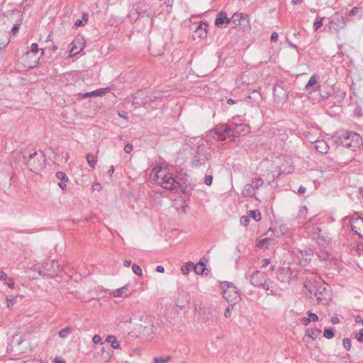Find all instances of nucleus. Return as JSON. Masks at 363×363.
I'll return each mask as SVG.
<instances>
[{
    "mask_svg": "<svg viewBox=\"0 0 363 363\" xmlns=\"http://www.w3.org/2000/svg\"><path fill=\"white\" fill-rule=\"evenodd\" d=\"M324 17H317L315 22L313 23V28L315 30H318L323 23Z\"/></svg>",
    "mask_w": 363,
    "mask_h": 363,
    "instance_id": "72a5a7b5",
    "label": "nucleus"
},
{
    "mask_svg": "<svg viewBox=\"0 0 363 363\" xmlns=\"http://www.w3.org/2000/svg\"><path fill=\"white\" fill-rule=\"evenodd\" d=\"M170 359H171V357L170 356H167L166 357H155L153 358V362L154 363H167L169 361H170Z\"/></svg>",
    "mask_w": 363,
    "mask_h": 363,
    "instance_id": "473e14b6",
    "label": "nucleus"
},
{
    "mask_svg": "<svg viewBox=\"0 0 363 363\" xmlns=\"http://www.w3.org/2000/svg\"><path fill=\"white\" fill-rule=\"evenodd\" d=\"M191 300L190 294L184 291H178V297L175 299V305L179 308H184L189 304Z\"/></svg>",
    "mask_w": 363,
    "mask_h": 363,
    "instance_id": "9b49d317",
    "label": "nucleus"
},
{
    "mask_svg": "<svg viewBox=\"0 0 363 363\" xmlns=\"http://www.w3.org/2000/svg\"><path fill=\"white\" fill-rule=\"evenodd\" d=\"M71 331L72 328L69 327H67L60 330L58 333V335L60 337L65 338L71 333Z\"/></svg>",
    "mask_w": 363,
    "mask_h": 363,
    "instance_id": "2f4dec72",
    "label": "nucleus"
},
{
    "mask_svg": "<svg viewBox=\"0 0 363 363\" xmlns=\"http://www.w3.org/2000/svg\"><path fill=\"white\" fill-rule=\"evenodd\" d=\"M116 339V337L114 335H108L106 338V342H109L111 345Z\"/></svg>",
    "mask_w": 363,
    "mask_h": 363,
    "instance_id": "6e6d98bb",
    "label": "nucleus"
},
{
    "mask_svg": "<svg viewBox=\"0 0 363 363\" xmlns=\"http://www.w3.org/2000/svg\"><path fill=\"white\" fill-rule=\"evenodd\" d=\"M306 191V189L303 186H301L298 189V193L300 194H304Z\"/></svg>",
    "mask_w": 363,
    "mask_h": 363,
    "instance_id": "69168bd1",
    "label": "nucleus"
},
{
    "mask_svg": "<svg viewBox=\"0 0 363 363\" xmlns=\"http://www.w3.org/2000/svg\"><path fill=\"white\" fill-rule=\"evenodd\" d=\"M317 84V77L314 74L311 77L306 85V89L310 90L314 85Z\"/></svg>",
    "mask_w": 363,
    "mask_h": 363,
    "instance_id": "c756f323",
    "label": "nucleus"
},
{
    "mask_svg": "<svg viewBox=\"0 0 363 363\" xmlns=\"http://www.w3.org/2000/svg\"><path fill=\"white\" fill-rule=\"evenodd\" d=\"M342 342L343 347H345V349H346L347 350H350L351 348V340L347 337H345Z\"/></svg>",
    "mask_w": 363,
    "mask_h": 363,
    "instance_id": "a19ab883",
    "label": "nucleus"
},
{
    "mask_svg": "<svg viewBox=\"0 0 363 363\" xmlns=\"http://www.w3.org/2000/svg\"><path fill=\"white\" fill-rule=\"evenodd\" d=\"M194 264L191 262H189L186 263V265L182 266L181 270H182V272L183 274H187L189 273V272L194 269Z\"/></svg>",
    "mask_w": 363,
    "mask_h": 363,
    "instance_id": "bb28decb",
    "label": "nucleus"
},
{
    "mask_svg": "<svg viewBox=\"0 0 363 363\" xmlns=\"http://www.w3.org/2000/svg\"><path fill=\"white\" fill-rule=\"evenodd\" d=\"M272 241V239L270 238H264V239H262L260 240L257 244V246L258 247H260V248H262V247H265V248H267L268 247V243Z\"/></svg>",
    "mask_w": 363,
    "mask_h": 363,
    "instance_id": "f704fd0d",
    "label": "nucleus"
},
{
    "mask_svg": "<svg viewBox=\"0 0 363 363\" xmlns=\"http://www.w3.org/2000/svg\"><path fill=\"white\" fill-rule=\"evenodd\" d=\"M19 30V26L18 24H15L13 27L12 28V33L15 35Z\"/></svg>",
    "mask_w": 363,
    "mask_h": 363,
    "instance_id": "680f3d73",
    "label": "nucleus"
},
{
    "mask_svg": "<svg viewBox=\"0 0 363 363\" xmlns=\"http://www.w3.org/2000/svg\"><path fill=\"white\" fill-rule=\"evenodd\" d=\"M23 341L24 338L23 336L16 334L12 337L11 345V346L17 347L19 346Z\"/></svg>",
    "mask_w": 363,
    "mask_h": 363,
    "instance_id": "aec40b11",
    "label": "nucleus"
},
{
    "mask_svg": "<svg viewBox=\"0 0 363 363\" xmlns=\"http://www.w3.org/2000/svg\"><path fill=\"white\" fill-rule=\"evenodd\" d=\"M111 347L113 349H119L121 347V344L120 342L116 339L115 340H113V342H112V344L111 345Z\"/></svg>",
    "mask_w": 363,
    "mask_h": 363,
    "instance_id": "8fccbe9b",
    "label": "nucleus"
},
{
    "mask_svg": "<svg viewBox=\"0 0 363 363\" xmlns=\"http://www.w3.org/2000/svg\"><path fill=\"white\" fill-rule=\"evenodd\" d=\"M350 223L352 232L359 238H363V218H352L350 220Z\"/></svg>",
    "mask_w": 363,
    "mask_h": 363,
    "instance_id": "1a4fd4ad",
    "label": "nucleus"
},
{
    "mask_svg": "<svg viewBox=\"0 0 363 363\" xmlns=\"http://www.w3.org/2000/svg\"><path fill=\"white\" fill-rule=\"evenodd\" d=\"M209 135L211 138L217 139L218 140L224 141L228 138L227 134L223 133L221 132H216L215 130H211L209 132Z\"/></svg>",
    "mask_w": 363,
    "mask_h": 363,
    "instance_id": "a211bd4d",
    "label": "nucleus"
},
{
    "mask_svg": "<svg viewBox=\"0 0 363 363\" xmlns=\"http://www.w3.org/2000/svg\"><path fill=\"white\" fill-rule=\"evenodd\" d=\"M220 287L223 289V296L228 303L233 305L239 301L240 294L233 283L223 281L220 283Z\"/></svg>",
    "mask_w": 363,
    "mask_h": 363,
    "instance_id": "423d86ee",
    "label": "nucleus"
},
{
    "mask_svg": "<svg viewBox=\"0 0 363 363\" xmlns=\"http://www.w3.org/2000/svg\"><path fill=\"white\" fill-rule=\"evenodd\" d=\"M316 240H317V242L318 245L325 246L329 243L330 238L328 235H319L316 238Z\"/></svg>",
    "mask_w": 363,
    "mask_h": 363,
    "instance_id": "412c9836",
    "label": "nucleus"
},
{
    "mask_svg": "<svg viewBox=\"0 0 363 363\" xmlns=\"http://www.w3.org/2000/svg\"><path fill=\"white\" fill-rule=\"evenodd\" d=\"M6 279L7 274L3 271H0V280L4 281L6 280Z\"/></svg>",
    "mask_w": 363,
    "mask_h": 363,
    "instance_id": "bf43d9fd",
    "label": "nucleus"
},
{
    "mask_svg": "<svg viewBox=\"0 0 363 363\" xmlns=\"http://www.w3.org/2000/svg\"><path fill=\"white\" fill-rule=\"evenodd\" d=\"M55 177L57 179L60 180L61 182L59 183L60 187L65 190L67 189V183L68 182V177L67 174L62 172H57L55 174Z\"/></svg>",
    "mask_w": 363,
    "mask_h": 363,
    "instance_id": "2eb2a0df",
    "label": "nucleus"
},
{
    "mask_svg": "<svg viewBox=\"0 0 363 363\" xmlns=\"http://www.w3.org/2000/svg\"><path fill=\"white\" fill-rule=\"evenodd\" d=\"M110 90L109 87L99 89L93 91L94 96H102L108 93Z\"/></svg>",
    "mask_w": 363,
    "mask_h": 363,
    "instance_id": "7c9ffc66",
    "label": "nucleus"
},
{
    "mask_svg": "<svg viewBox=\"0 0 363 363\" xmlns=\"http://www.w3.org/2000/svg\"><path fill=\"white\" fill-rule=\"evenodd\" d=\"M278 37L279 36H278L277 33H276V32L272 33V34L271 35V38H270L271 41L276 42L278 40Z\"/></svg>",
    "mask_w": 363,
    "mask_h": 363,
    "instance_id": "4d7b16f0",
    "label": "nucleus"
},
{
    "mask_svg": "<svg viewBox=\"0 0 363 363\" xmlns=\"http://www.w3.org/2000/svg\"><path fill=\"white\" fill-rule=\"evenodd\" d=\"M101 341V337L99 335H94L92 337V342L94 344H98Z\"/></svg>",
    "mask_w": 363,
    "mask_h": 363,
    "instance_id": "09e8293b",
    "label": "nucleus"
},
{
    "mask_svg": "<svg viewBox=\"0 0 363 363\" xmlns=\"http://www.w3.org/2000/svg\"><path fill=\"white\" fill-rule=\"evenodd\" d=\"M274 96L279 99H287V94L281 85L276 84L273 87Z\"/></svg>",
    "mask_w": 363,
    "mask_h": 363,
    "instance_id": "4468645a",
    "label": "nucleus"
},
{
    "mask_svg": "<svg viewBox=\"0 0 363 363\" xmlns=\"http://www.w3.org/2000/svg\"><path fill=\"white\" fill-rule=\"evenodd\" d=\"M323 336L327 339H331L334 337V332L332 328H325L323 332Z\"/></svg>",
    "mask_w": 363,
    "mask_h": 363,
    "instance_id": "e433bc0d",
    "label": "nucleus"
},
{
    "mask_svg": "<svg viewBox=\"0 0 363 363\" xmlns=\"http://www.w3.org/2000/svg\"><path fill=\"white\" fill-rule=\"evenodd\" d=\"M39 51L38 45L36 43H33L31 45V52L33 53H37Z\"/></svg>",
    "mask_w": 363,
    "mask_h": 363,
    "instance_id": "3c124183",
    "label": "nucleus"
},
{
    "mask_svg": "<svg viewBox=\"0 0 363 363\" xmlns=\"http://www.w3.org/2000/svg\"><path fill=\"white\" fill-rule=\"evenodd\" d=\"M230 23V18L228 17L226 12L221 11H220L215 20V25L218 27L221 28L223 24H229Z\"/></svg>",
    "mask_w": 363,
    "mask_h": 363,
    "instance_id": "f8f14e48",
    "label": "nucleus"
},
{
    "mask_svg": "<svg viewBox=\"0 0 363 363\" xmlns=\"http://www.w3.org/2000/svg\"><path fill=\"white\" fill-rule=\"evenodd\" d=\"M213 182V177L211 175H206L204 178V183L207 186H211Z\"/></svg>",
    "mask_w": 363,
    "mask_h": 363,
    "instance_id": "a18cd8bd",
    "label": "nucleus"
},
{
    "mask_svg": "<svg viewBox=\"0 0 363 363\" xmlns=\"http://www.w3.org/2000/svg\"><path fill=\"white\" fill-rule=\"evenodd\" d=\"M264 184V181L260 177H257L252 179L251 183L250 184L254 189H257L259 187L262 186Z\"/></svg>",
    "mask_w": 363,
    "mask_h": 363,
    "instance_id": "b1692460",
    "label": "nucleus"
},
{
    "mask_svg": "<svg viewBox=\"0 0 363 363\" xmlns=\"http://www.w3.org/2000/svg\"><path fill=\"white\" fill-rule=\"evenodd\" d=\"M330 322L333 323V324H337L339 323L340 322V320L337 317H332L330 318Z\"/></svg>",
    "mask_w": 363,
    "mask_h": 363,
    "instance_id": "0e129e2a",
    "label": "nucleus"
},
{
    "mask_svg": "<svg viewBox=\"0 0 363 363\" xmlns=\"http://www.w3.org/2000/svg\"><path fill=\"white\" fill-rule=\"evenodd\" d=\"M230 136L238 137L241 134L248 133L249 126L245 123H235L233 122L230 125Z\"/></svg>",
    "mask_w": 363,
    "mask_h": 363,
    "instance_id": "9d476101",
    "label": "nucleus"
},
{
    "mask_svg": "<svg viewBox=\"0 0 363 363\" xmlns=\"http://www.w3.org/2000/svg\"><path fill=\"white\" fill-rule=\"evenodd\" d=\"M156 271L160 273H163L164 272V268L162 266L159 265L157 267Z\"/></svg>",
    "mask_w": 363,
    "mask_h": 363,
    "instance_id": "338daca9",
    "label": "nucleus"
},
{
    "mask_svg": "<svg viewBox=\"0 0 363 363\" xmlns=\"http://www.w3.org/2000/svg\"><path fill=\"white\" fill-rule=\"evenodd\" d=\"M86 161L91 167H95L96 162L93 154L89 153L86 155Z\"/></svg>",
    "mask_w": 363,
    "mask_h": 363,
    "instance_id": "c9c22d12",
    "label": "nucleus"
},
{
    "mask_svg": "<svg viewBox=\"0 0 363 363\" xmlns=\"http://www.w3.org/2000/svg\"><path fill=\"white\" fill-rule=\"evenodd\" d=\"M356 323H361L363 325V319L359 315H357L354 318Z\"/></svg>",
    "mask_w": 363,
    "mask_h": 363,
    "instance_id": "774afa93",
    "label": "nucleus"
},
{
    "mask_svg": "<svg viewBox=\"0 0 363 363\" xmlns=\"http://www.w3.org/2000/svg\"><path fill=\"white\" fill-rule=\"evenodd\" d=\"M255 190L250 184H247L245 186L243 194L247 196H252L255 194Z\"/></svg>",
    "mask_w": 363,
    "mask_h": 363,
    "instance_id": "5701e85b",
    "label": "nucleus"
},
{
    "mask_svg": "<svg viewBox=\"0 0 363 363\" xmlns=\"http://www.w3.org/2000/svg\"><path fill=\"white\" fill-rule=\"evenodd\" d=\"M358 11V8L353 7L352 10L350 11L349 15L350 16H355Z\"/></svg>",
    "mask_w": 363,
    "mask_h": 363,
    "instance_id": "052dcab7",
    "label": "nucleus"
},
{
    "mask_svg": "<svg viewBox=\"0 0 363 363\" xmlns=\"http://www.w3.org/2000/svg\"><path fill=\"white\" fill-rule=\"evenodd\" d=\"M133 272L138 276L141 277L143 275L142 269L140 267L136 264H133L132 266Z\"/></svg>",
    "mask_w": 363,
    "mask_h": 363,
    "instance_id": "58836bf2",
    "label": "nucleus"
},
{
    "mask_svg": "<svg viewBox=\"0 0 363 363\" xmlns=\"http://www.w3.org/2000/svg\"><path fill=\"white\" fill-rule=\"evenodd\" d=\"M301 323L303 325H308L311 322V318H308V317H303L301 320Z\"/></svg>",
    "mask_w": 363,
    "mask_h": 363,
    "instance_id": "603ef678",
    "label": "nucleus"
},
{
    "mask_svg": "<svg viewBox=\"0 0 363 363\" xmlns=\"http://www.w3.org/2000/svg\"><path fill=\"white\" fill-rule=\"evenodd\" d=\"M315 149L320 153L325 154L328 151V146L323 140L317 141L315 143Z\"/></svg>",
    "mask_w": 363,
    "mask_h": 363,
    "instance_id": "f3484780",
    "label": "nucleus"
},
{
    "mask_svg": "<svg viewBox=\"0 0 363 363\" xmlns=\"http://www.w3.org/2000/svg\"><path fill=\"white\" fill-rule=\"evenodd\" d=\"M213 130H215L216 132L225 133L228 137H230V126L228 124L217 125Z\"/></svg>",
    "mask_w": 363,
    "mask_h": 363,
    "instance_id": "dca6fc26",
    "label": "nucleus"
},
{
    "mask_svg": "<svg viewBox=\"0 0 363 363\" xmlns=\"http://www.w3.org/2000/svg\"><path fill=\"white\" fill-rule=\"evenodd\" d=\"M242 13H235L230 20V23L232 22L235 26L240 24V21L242 18Z\"/></svg>",
    "mask_w": 363,
    "mask_h": 363,
    "instance_id": "4be33fe9",
    "label": "nucleus"
},
{
    "mask_svg": "<svg viewBox=\"0 0 363 363\" xmlns=\"http://www.w3.org/2000/svg\"><path fill=\"white\" fill-rule=\"evenodd\" d=\"M271 261L268 258L263 259L262 261V267H267Z\"/></svg>",
    "mask_w": 363,
    "mask_h": 363,
    "instance_id": "864d4df0",
    "label": "nucleus"
},
{
    "mask_svg": "<svg viewBox=\"0 0 363 363\" xmlns=\"http://www.w3.org/2000/svg\"><path fill=\"white\" fill-rule=\"evenodd\" d=\"M124 151L125 153H130L131 151L133 150V146L132 145H130V143H128L126 144L125 146H124V148H123Z\"/></svg>",
    "mask_w": 363,
    "mask_h": 363,
    "instance_id": "de8ad7c7",
    "label": "nucleus"
},
{
    "mask_svg": "<svg viewBox=\"0 0 363 363\" xmlns=\"http://www.w3.org/2000/svg\"><path fill=\"white\" fill-rule=\"evenodd\" d=\"M333 139L337 144L352 150H355L362 145L360 135L352 131L339 130L333 135Z\"/></svg>",
    "mask_w": 363,
    "mask_h": 363,
    "instance_id": "f03ea898",
    "label": "nucleus"
},
{
    "mask_svg": "<svg viewBox=\"0 0 363 363\" xmlns=\"http://www.w3.org/2000/svg\"><path fill=\"white\" fill-rule=\"evenodd\" d=\"M267 279L268 277L267 274L257 270L250 275V281L252 286L262 288L265 291H268L269 290V287L267 284Z\"/></svg>",
    "mask_w": 363,
    "mask_h": 363,
    "instance_id": "0eeeda50",
    "label": "nucleus"
},
{
    "mask_svg": "<svg viewBox=\"0 0 363 363\" xmlns=\"http://www.w3.org/2000/svg\"><path fill=\"white\" fill-rule=\"evenodd\" d=\"M250 220L248 215L246 216H242L240 218V223L242 225L247 226L249 224Z\"/></svg>",
    "mask_w": 363,
    "mask_h": 363,
    "instance_id": "49530a36",
    "label": "nucleus"
},
{
    "mask_svg": "<svg viewBox=\"0 0 363 363\" xmlns=\"http://www.w3.org/2000/svg\"><path fill=\"white\" fill-rule=\"evenodd\" d=\"M306 314L308 318L311 319V321L316 322L318 320V315L315 313H312L311 311H308Z\"/></svg>",
    "mask_w": 363,
    "mask_h": 363,
    "instance_id": "79ce46f5",
    "label": "nucleus"
},
{
    "mask_svg": "<svg viewBox=\"0 0 363 363\" xmlns=\"http://www.w3.org/2000/svg\"><path fill=\"white\" fill-rule=\"evenodd\" d=\"M194 270L196 274H201L200 272H199L201 270V265H199V264L195 265L194 264Z\"/></svg>",
    "mask_w": 363,
    "mask_h": 363,
    "instance_id": "e2e57ef3",
    "label": "nucleus"
},
{
    "mask_svg": "<svg viewBox=\"0 0 363 363\" xmlns=\"http://www.w3.org/2000/svg\"><path fill=\"white\" fill-rule=\"evenodd\" d=\"M208 26V23H204L203 24H200L198 27V30L196 32H200L199 35V37H202L203 35L206 36L207 33L206 28Z\"/></svg>",
    "mask_w": 363,
    "mask_h": 363,
    "instance_id": "cd10ccee",
    "label": "nucleus"
},
{
    "mask_svg": "<svg viewBox=\"0 0 363 363\" xmlns=\"http://www.w3.org/2000/svg\"><path fill=\"white\" fill-rule=\"evenodd\" d=\"M321 333V330L318 329V328H312V329H308L307 331H306V334L310 337H311L312 339H315V337H317Z\"/></svg>",
    "mask_w": 363,
    "mask_h": 363,
    "instance_id": "393cba45",
    "label": "nucleus"
},
{
    "mask_svg": "<svg viewBox=\"0 0 363 363\" xmlns=\"http://www.w3.org/2000/svg\"><path fill=\"white\" fill-rule=\"evenodd\" d=\"M129 284H125L123 287L117 289L111 292V295L114 298L123 296V294L128 290Z\"/></svg>",
    "mask_w": 363,
    "mask_h": 363,
    "instance_id": "6ab92c4d",
    "label": "nucleus"
},
{
    "mask_svg": "<svg viewBox=\"0 0 363 363\" xmlns=\"http://www.w3.org/2000/svg\"><path fill=\"white\" fill-rule=\"evenodd\" d=\"M207 260L205 258H202L200 259L199 262L197 264L199 265H201V270L199 271L200 274H203L205 271L206 268V262Z\"/></svg>",
    "mask_w": 363,
    "mask_h": 363,
    "instance_id": "ea45409f",
    "label": "nucleus"
},
{
    "mask_svg": "<svg viewBox=\"0 0 363 363\" xmlns=\"http://www.w3.org/2000/svg\"><path fill=\"white\" fill-rule=\"evenodd\" d=\"M69 53L71 56L75 55L83 49V43L79 38H75L70 44Z\"/></svg>",
    "mask_w": 363,
    "mask_h": 363,
    "instance_id": "ddd939ff",
    "label": "nucleus"
},
{
    "mask_svg": "<svg viewBox=\"0 0 363 363\" xmlns=\"http://www.w3.org/2000/svg\"><path fill=\"white\" fill-rule=\"evenodd\" d=\"M79 96L81 99H86L89 97H93L94 94H93V91H90V92H86V93H80V94H79Z\"/></svg>",
    "mask_w": 363,
    "mask_h": 363,
    "instance_id": "c03bdc74",
    "label": "nucleus"
},
{
    "mask_svg": "<svg viewBox=\"0 0 363 363\" xmlns=\"http://www.w3.org/2000/svg\"><path fill=\"white\" fill-rule=\"evenodd\" d=\"M355 337L359 342H363V328L355 335Z\"/></svg>",
    "mask_w": 363,
    "mask_h": 363,
    "instance_id": "37998d69",
    "label": "nucleus"
},
{
    "mask_svg": "<svg viewBox=\"0 0 363 363\" xmlns=\"http://www.w3.org/2000/svg\"><path fill=\"white\" fill-rule=\"evenodd\" d=\"M304 286L311 296L316 297L318 303L326 304L330 298V287L320 277H315L313 281L307 279Z\"/></svg>",
    "mask_w": 363,
    "mask_h": 363,
    "instance_id": "f257e3e1",
    "label": "nucleus"
},
{
    "mask_svg": "<svg viewBox=\"0 0 363 363\" xmlns=\"http://www.w3.org/2000/svg\"><path fill=\"white\" fill-rule=\"evenodd\" d=\"M159 98L155 96H148L146 91H139L133 95V104L138 107L156 108L159 104Z\"/></svg>",
    "mask_w": 363,
    "mask_h": 363,
    "instance_id": "39448f33",
    "label": "nucleus"
},
{
    "mask_svg": "<svg viewBox=\"0 0 363 363\" xmlns=\"http://www.w3.org/2000/svg\"><path fill=\"white\" fill-rule=\"evenodd\" d=\"M152 171L155 172L152 177L153 181L164 189L172 191H178L182 187L180 183L177 182L171 174L167 172L166 169L161 167H155Z\"/></svg>",
    "mask_w": 363,
    "mask_h": 363,
    "instance_id": "7ed1b4c3",
    "label": "nucleus"
},
{
    "mask_svg": "<svg viewBox=\"0 0 363 363\" xmlns=\"http://www.w3.org/2000/svg\"><path fill=\"white\" fill-rule=\"evenodd\" d=\"M16 298H17V296H7L6 301H7V307L9 308H13Z\"/></svg>",
    "mask_w": 363,
    "mask_h": 363,
    "instance_id": "4c0bfd02",
    "label": "nucleus"
},
{
    "mask_svg": "<svg viewBox=\"0 0 363 363\" xmlns=\"http://www.w3.org/2000/svg\"><path fill=\"white\" fill-rule=\"evenodd\" d=\"M89 15L87 13H83L82 19H78L75 21L74 26L76 27H80L84 25V23L87 22Z\"/></svg>",
    "mask_w": 363,
    "mask_h": 363,
    "instance_id": "c85d7f7f",
    "label": "nucleus"
},
{
    "mask_svg": "<svg viewBox=\"0 0 363 363\" xmlns=\"http://www.w3.org/2000/svg\"><path fill=\"white\" fill-rule=\"evenodd\" d=\"M249 218H253L255 221H259L261 220V213L259 211L257 210H250L247 213Z\"/></svg>",
    "mask_w": 363,
    "mask_h": 363,
    "instance_id": "a878e982",
    "label": "nucleus"
},
{
    "mask_svg": "<svg viewBox=\"0 0 363 363\" xmlns=\"http://www.w3.org/2000/svg\"><path fill=\"white\" fill-rule=\"evenodd\" d=\"M38 156V152H34L33 153L30 155L29 158L27 161L28 167L33 172L39 171L43 167V163L41 162L43 155H40V158L37 157Z\"/></svg>",
    "mask_w": 363,
    "mask_h": 363,
    "instance_id": "6e6552de",
    "label": "nucleus"
},
{
    "mask_svg": "<svg viewBox=\"0 0 363 363\" xmlns=\"http://www.w3.org/2000/svg\"><path fill=\"white\" fill-rule=\"evenodd\" d=\"M211 157V149L208 145L200 144L191 158V164L198 168L206 164Z\"/></svg>",
    "mask_w": 363,
    "mask_h": 363,
    "instance_id": "20e7f679",
    "label": "nucleus"
},
{
    "mask_svg": "<svg viewBox=\"0 0 363 363\" xmlns=\"http://www.w3.org/2000/svg\"><path fill=\"white\" fill-rule=\"evenodd\" d=\"M231 309H232V307H231V306H228V307L225 308V313H224V315H225V318H228V317H230V314H231L230 311H231Z\"/></svg>",
    "mask_w": 363,
    "mask_h": 363,
    "instance_id": "5fc2aeb1",
    "label": "nucleus"
},
{
    "mask_svg": "<svg viewBox=\"0 0 363 363\" xmlns=\"http://www.w3.org/2000/svg\"><path fill=\"white\" fill-rule=\"evenodd\" d=\"M7 286L11 289H13L14 287V281L12 279L10 278L8 279Z\"/></svg>",
    "mask_w": 363,
    "mask_h": 363,
    "instance_id": "13d9d810",
    "label": "nucleus"
}]
</instances>
